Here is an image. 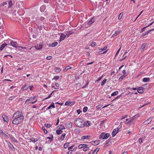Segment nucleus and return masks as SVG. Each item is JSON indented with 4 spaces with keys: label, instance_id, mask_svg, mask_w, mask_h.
Here are the masks:
<instances>
[{
    "label": "nucleus",
    "instance_id": "55",
    "mask_svg": "<svg viewBox=\"0 0 154 154\" xmlns=\"http://www.w3.org/2000/svg\"><path fill=\"white\" fill-rule=\"evenodd\" d=\"M138 142L140 143L141 144L142 143V139L140 138H139L138 140Z\"/></svg>",
    "mask_w": 154,
    "mask_h": 154
},
{
    "label": "nucleus",
    "instance_id": "63",
    "mask_svg": "<svg viewBox=\"0 0 154 154\" xmlns=\"http://www.w3.org/2000/svg\"><path fill=\"white\" fill-rule=\"evenodd\" d=\"M77 112L78 113V114H79L80 113L82 112V111H81L80 109H79L77 110Z\"/></svg>",
    "mask_w": 154,
    "mask_h": 154
},
{
    "label": "nucleus",
    "instance_id": "27",
    "mask_svg": "<svg viewBox=\"0 0 154 154\" xmlns=\"http://www.w3.org/2000/svg\"><path fill=\"white\" fill-rule=\"evenodd\" d=\"M66 136L65 134H62L61 136L60 137V139L61 140H63L65 138V136Z\"/></svg>",
    "mask_w": 154,
    "mask_h": 154
},
{
    "label": "nucleus",
    "instance_id": "9",
    "mask_svg": "<svg viewBox=\"0 0 154 154\" xmlns=\"http://www.w3.org/2000/svg\"><path fill=\"white\" fill-rule=\"evenodd\" d=\"M91 123L89 121H86L85 122H83V125L84 127L89 126L91 125Z\"/></svg>",
    "mask_w": 154,
    "mask_h": 154
},
{
    "label": "nucleus",
    "instance_id": "53",
    "mask_svg": "<svg viewBox=\"0 0 154 154\" xmlns=\"http://www.w3.org/2000/svg\"><path fill=\"white\" fill-rule=\"evenodd\" d=\"M96 43L95 42H93L92 44L91 45V46L92 47H94L96 45Z\"/></svg>",
    "mask_w": 154,
    "mask_h": 154
},
{
    "label": "nucleus",
    "instance_id": "45",
    "mask_svg": "<svg viewBox=\"0 0 154 154\" xmlns=\"http://www.w3.org/2000/svg\"><path fill=\"white\" fill-rule=\"evenodd\" d=\"M55 91H53L50 94V95H49L48 96V97H46V98H45L44 99V100H46V99H48V98H49L51 97V95L53 93V92H54Z\"/></svg>",
    "mask_w": 154,
    "mask_h": 154
},
{
    "label": "nucleus",
    "instance_id": "46",
    "mask_svg": "<svg viewBox=\"0 0 154 154\" xmlns=\"http://www.w3.org/2000/svg\"><path fill=\"white\" fill-rule=\"evenodd\" d=\"M147 27H148V26H146L145 27H144L143 28L141 29V31L140 32V33H141L145 31V29Z\"/></svg>",
    "mask_w": 154,
    "mask_h": 154
},
{
    "label": "nucleus",
    "instance_id": "11",
    "mask_svg": "<svg viewBox=\"0 0 154 154\" xmlns=\"http://www.w3.org/2000/svg\"><path fill=\"white\" fill-rule=\"evenodd\" d=\"M154 30V29H151L149 30H148L146 32H145L144 33H143L141 35V37H142L143 36H144L146 35H147V34H148L150 32L152 31H153V30Z\"/></svg>",
    "mask_w": 154,
    "mask_h": 154
},
{
    "label": "nucleus",
    "instance_id": "28",
    "mask_svg": "<svg viewBox=\"0 0 154 154\" xmlns=\"http://www.w3.org/2000/svg\"><path fill=\"white\" fill-rule=\"evenodd\" d=\"M7 45V44L6 43L3 44H2L0 48V50L2 51L3 48H5V47Z\"/></svg>",
    "mask_w": 154,
    "mask_h": 154
},
{
    "label": "nucleus",
    "instance_id": "39",
    "mask_svg": "<svg viewBox=\"0 0 154 154\" xmlns=\"http://www.w3.org/2000/svg\"><path fill=\"white\" fill-rule=\"evenodd\" d=\"M106 81H107V79H104L101 83V85L102 86L104 85H105L106 82Z\"/></svg>",
    "mask_w": 154,
    "mask_h": 154
},
{
    "label": "nucleus",
    "instance_id": "1",
    "mask_svg": "<svg viewBox=\"0 0 154 154\" xmlns=\"http://www.w3.org/2000/svg\"><path fill=\"white\" fill-rule=\"evenodd\" d=\"M12 118L13 119L12 123L14 125H18L23 122L24 117L21 112L17 111L13 115Z\"/></svg>",
    "mask_w": 154,
    "mask_h": 154
},
{
    "label": "nucleus",
    "instance_id": "14",
    "mask_svg": "<svg viewBox=\"0 0 154 154\" xmlns=\"http://www.w3.org/2000/svg\"><path fill=\"white\" fill-rule=\"evenodd\" d=\"M42 45L41 44H40L38 45L35 46V47L37 50H40L42 48Z\"/></svg>",
    "mask_w": 154,
    "mask_h": 154
},
{
    "label": "nucleus",
    "instance_id": "22",
    "mask_svg": "<svg viewBox=\"0 0 154 154\" xmlns=\"http://www.w3.org/2000/svg\"><path fill=\"white\" fill-rule=\"evenodd\" d=\"M60 71V69L59 67H56L54 69V71L56 73H58Z\"/></svg>",
    "mask_w": 154,
    "mask_h": 154
},
{
    "label": "nucleus",
    "instance_id": "7",
    "mask_svg": "<svg viewBox=\"0 0 154 154\" xmlns=\"http://www.w3.org/2000/svg\"><path fill=\"white\" fill-rule=\"evenodd\" d=\"M2 117L4 121L6 122L7 123L9 122V119L5 115L3 114L2 115Z\"/></svg>",
    "mask_w": 154,
    "mask_h": 154
},
{
    "label": "nucleus",
    "instance_id": "43",
    "mask_svg": "<svg viewBox=\"0 0 154 154\" xmlns=\"http://www.w3.org/2000/svg\"><path fill=\"white\" fill-rule=\"evenodd\" d=\"M123 14V12H122L120 14L118 17V19L119 20H120L122 18Z\"/></svg>",
    "mask_w": 154,
    "mask_h": 154
},
{
    "label": "nucleus",
    "instance_id": "42",
    "mask_svg": "<svg viewBox=\"0 0 154 154\" xmlns=\"http://www.w3.org/2000/svg\"><path fill=\"white\" fill-rule=\"evenodd\" d=\"M59 78V76H55L52 79V80H54L56 81L58 80Z\"/></svg>",
    "mask_w": 154,
    "mask_h": 154
},
{
    "label": "nucleus",
    "instance_id": "60",
    "mask_svg": "<svg viewBox=\"0 0 154 154\" xmlns=\"http://www.w3.org/2000/svg\"><path fill=\"white\" fill-rule=\"evenodd\" d=\"M125 76H123V75H122L119 78V79L120 80H122L123 79V78H124V77H125Z\"/></svg>",
    "mask_w": 154,
    "mask_h": 154
},
{
    "label": "nucleus",
    "instance_id": "32",
    "mask_svg": "<svg viewBox=\"0 0 154 154\" xmlns=\"http://www.w3.org/2000/svg\"><path fill=\"white\" fill-rule=\"evenodd\" d=\"M30 140L32 141L34 143L37 141L38 140L37 138H34V137H31Z\"/></svg>",
    "mask_w": 154,
    "mask_h": 154
},
{
    "label": "nucleus",
    "instance_id": "40",
    "mask_svg": "<svg viewBox=\"0 0 154 154\" xmlns=\"http://www.w3.org/2000/svg\"><path fill=\"white\" fill-rule=\"evenodd\" d=\"M59 129L60 130L64 129H65V128L63 125H61L59 126Z\"/></svg>",
    "mask_w": 154,
    "mask_h": 154
},
{
    "label": "nucleus",
    "instance_id": "16",
    "mask_svg": "<svg viewBox=\"0 0 154 154\" xmlns=\"http://www.w3.org/2000/svg\"><path fill=\"white\" fill-rule=\"evenodd\" d=\"M111 139V138H110L106 140V143L104 145V146L107 147L109 145V143H110Z\"/></svg>",
    "mask_w": 154,
    "mask_h": 154
},
{
    "label": "nucleus",
    "instance_id": "57",
    "mask_svg": "<svg viewBox=\"0 0 154 154\" xmlns=\"http://www.w3.org/2000/svg\"><path fill=\"white\" fill-rule=\"evenodd\" d=\"M146 45L144 44H143L141 47V48L142 49H143L145 47Z\"/></svg>",
    "mask_w": 154,
    "mask_h": 154
},
{
    "label": "nucleus",
    "instance_id": "4",
    "mask_svg": "<svg viewBox=\"0 0 154 154\" xmlns=\"http://www.w3.org/2000/svg\"><path fill=\"white\" fill-rule=\"evenodd\" d=\"M66 126L68 128H70L72 126V123L70 122H67L65 124Z\"/></svg>",
    "mask_w": 154,
    "mask_h": 154
},
{
    "label": "nucleus",
    "instance_id": "58",
    "mask_svg": "<svg viewBox=\"0 0 154 154\" xmlns=\"http://www.w3.org/2000/svg\"><path fill=\"white\" fill-rule=\"evenodd\" d=\"M45 18L43 17H41L39 18V20L41 21H42L44 20Z\"/></svg>",
    "mask_w": 154,
    "mask_h": 154
},
{
    "label": "nucleus",
    "instance_id": "17",
    "mask_svg": "<svg viewBox=\"0 0 154 154\" xmlns=\"http://www.w3.org/2000/svg\"><path fill=\"white\" fill-rule=\"evenodd\" d=\"M94 18H91L88 23L89 25H91L94 22Z\"/></svg>",
    "mask_w": 154,
    "mask_h": 154
},
{
    "label": "nucleus",
    "instance_id": "37",
    "mask_svg": "<svg viewBox=\"0 0 154 154\" xmlns=\"http://www.w3.org/2000/svg\"><path fill=\"white\" fill-rule=\"evenodd\" d=\"M12 5V3L11 1L10 0L9 2L8 8H10L11 7Z\"/></svg>",
    "mask_w": 154,
    "mask_h": 154
},
{
    "label": "nucleus",
    "instance_id": "15",
    "mask_svg": "<svg viewBox=\"0 0 154 154\" xmlns=\"http://www.w3.org/2000/svg\"><path fill=\"white\" fill-rule=\"evenodd\" d=\"M10 44H11V45L14 47L17 48V44L15 42H14L13 41H11V42Z\"/></svg>",
    "mask_w": 154,
    "mask_h": 154
},
{
    "label": "nucleus",
    "instance_id": "10",
    "mask_svg": "<svg viewBox=\"0 0 154 154\" xmlns=\"http://www.w3.org/2000/svg\"><path fill=\"white\" fill-rule=\"evenodd\" d=\"M75 102V101L72 102L71 101H67L65 102V105L66 106L72 105L74 104Z\"/></svg>",
    "mask_w": 154,
    "mask_h": 154
},
{
    "label": "nucleus",
    "instance_id": "41",
    "mask_svg": "<svg viewBox=\"0 0 154 154\" xmlns=\"http://www.w3.org/2000/svg\"><path fill=\"white\" fill-rule=\"evenodd\" d=\"M89 149V147H88V145L87 144V146L84 147L83 149V151H86Z\"/></svg>",
    "mask_w": 154,
    "mask_h": 154
},
{
    "label": "nucleus",
    "instance_id": "3",
    "mask_svg": "<svg viewBox=\"0 0 154 154\" xmlns=\"http://www.w3.org/2000/svg\"><path fill=\"white\" fill-rule=\"evenodd\" d=\"M109 136V133H102L99 136L100 139L102 138V139H106Z\"/></svg>",
    "mask_w": 154,
    "mask_h": 154
},
{
    "label": "nucleus",
    "instance_id": "29",
    "mask_svg": "<svg viewBox=\"0 0 154 154\" xmlns=\"http://www.w3.org/2000/svg\"><path fill=\"white\" fill-rule=\"evenodd\" d=\"M29 88V87L27 85H25L22 87V89H23V90H24L27 89Z\"/></svg>",
    "mask_w": 154,
    "mask_h": 154
},
{
    "label": "nucleus",
    "instance_id": "59",
    "mask_svg": "<svg viewBox=\"0 0 154 154\" xmlns=\"http://www.w3.org/2000/svg\"><path fill=\"white\" fill-rule=\"evenodd\" d=\"M101 106H101V105H98L97 106L96 108L97 109H99L101 108Z\"/></svg>",
    "mask_w": 154,
    "mask_h": 154
},
{
    "label": "nucleus",
    "instance_id": "49",
    "mask_svg": "<svg viewBox=\"0 0 154 154\" xmlns=\"http://www.w3.org/2000/svg\"><path fill=\"white\" fill-rule=\"evenodd\" d=\"M42 130L44 131V132L46 134L47 133V132H48L45 129V127H44L43 126L42 127Z\"/></svg>",
    "mask_w": 154,
    "mask_h": 154
},
{
    "label": "nucleus",
    "instance_id": "21",
    "mask_svg": "<svg viewBox=\"0 0 154 154\" xmlns=\"http://www.w3.org/2000/svg\"><path fill=\"white\" fill-rule=\"evenodd\" d=\"M32 101V99H31V97L29 98V99H27L26 100V101L25 102V103H27V104H29L30 103V101Z\"/></svg>",
    "mask_w": 154,
    "mask_h": 154
},
{
    "label": "nucleus",
    "instance_id": "34",
    "mask_svg": "<svg viewBox=\"0 0 154 154\" xmlns=\"http://www.w3.org/2000/svg\"><path fill=\"white\" fill-rule=\"evenodd\" d=\"M150 80V79L148 78H145L143 79V82H149Z\"/></svg>",
    "mask_w": 154,
    "mask_h": 154
},
{
    "label": "nucleus",
    "instance_id": "12",
    "mask_svg": "<svg viewBox=\"0 0 154 154\" xmlns=\"http://www.w3.org/2000/svg\"><path fill=\"white\" fill-rule=\"evenodd\" d=\"M152 120V119L151 117L149 118L147 120L143 122V124L144 125H147L149 124Z\"/></svg>",
    "mask_w": 154,
    "mask_h": 154
},
{
    "label": "nucleus",
    "instance_id": "25",
    "mask_svg": "<svg viewBox=\"0 0 154 154\" xmlns=\"http://www.w3.org/2000/svg\"><path fill=\"white\" fill-rule=\"evenodd\" d=\"M63 132V131L60 129L57 130L56 131V133L57 134L59 135Z\"/></svg>",
    "mask_w": 154,
    "mask_h": 154
},
{
    "label": "nucleus",
    "instance_id": "54",
    "mask_svg": "<svg viewBox=\"0 0 154 154\" xmlns=\"http://www.w3.org/2000/svg\"><path fill=\"white\" fill-rule=\"evenodd\" d=\"M134 116H133V117H132L131 118V119L130 120H129V124L131 123V122H132L134 120Z\"/></svg>",
    "mask_w": 154,
    "mask_h": 154
},
{
    "label": "nucleus",
    "instance_id": "36",
    "mask_svg": "<svg viewBox=\"0 0 154 154\" xmlns=\"http://www.w3.org/2000/svg\"><path fill=\"white\" fill-rule=\"evenodd\" d=\"M58 44V42H55L51 44V47H54L56 46Z\"/></svg>",
    "mask_w": 154,
    "mask_h": 154
},
{
    "label": "nucleus",
    "instance_id": "20",
    "mask_svg": "<svg viewBox=\"0 0 154 154\" xmlns=\"http://www.w3.org/2000/svg\"><path fill=\"white\" fill-rule=\"evenodd\" d=\"M87 146V144H80L78 146V147L79 149H81L82 148H84V147Z\"/></svg>",
    "mask_w": 154,
    "mask_h": 154
},
{
    "label": "nucleus",
    "instance_id": "18",
    "mask_svg": "<svg viewBox=\"0 0 154 154\" xmlns=\"http://www.w3.org/2000/svg\"><path fill=\"white\" fill-rule=\"evenodd\" d=\"M137 92L140 94H142L143 92V88L142 87H140L138 89H137Z\"/></svg>",
    "mask_w": 154,
    "mask_h": 154
},
{
    "label": "nucleus",
    "instance_id": "56",
    "mask_svg": "<svg viewBox=\"0 0 154 154\" xmlns=\"http://www.w3.org/2000/svg\"><path fill=\"white\" fill-rule=\"evenodd\" d=\"M52 58V57L51 56H48L47 57L46 59L48 60H51Z\"/></svg>",
    "mask_w": 154,
    "mask_h": 154
},
{
    "label": "nucleus",
    "instance_id": "51",
    "mask_svg": "<svg viewBox=\"0 0 154 154\" xmlns=\"http://www.w3.org/2000/svg\"><path fill=\"white\" fill-rule=\"evenodd\" d=\"M18 47H19V49H20V50H25V49H26V48L25 47H23L20 46Z\"/></svg>",
    "mask_w": 154,
    "mask_h": 154
},
{
    "label": "nucleus",
    "instance_id": "52",
    "mask_svg": "<svg viewBox=\"0 0 154 154\" xmlns=\"http://www.w3.org/2000/svg\"><path fill=\"white\" fill-rule=\"evenodd\" d=\"M141 115V114L140 113H138L137 114L135 115L134 116V118H137L140 116Z\"/></svg>",
    "mask_w": 154,
    "mask_h": 154
},
{
    "label": "nucleus",
    "instance_id": "44",
    "mask_svg": "<svg viewBox=\"0 0 154 154\" xmlns=\"http://www.w3.org/2000/svg\"><path fill=\"white\" fill-rule=\"evenodd\" d=\"M88 108L87 107H85L83 109V112H86L88 110Z\"/></svg>",
    "mask_w": 154,
    "mask_h": 154
},
{
    "label": "nucleus",
    "instance_id": "26",
    "mask_svg": "<svg viewBox=\"0 0 154 154\" xmlns=\"http://www.w3.org/2000/svg\"><path fill=\"white\" fill-rule=\"evenodd\" d=\"M107 48V46H105L103 48L100 49L98 50V52H100L103 51H104Z\"/></svg>",
    "mask_w": 154,
    "mask_h": 154
},
{
    "label": "nucleus",
    "instance_id": "19",
    "mask_svg": "<svg viewBox=\"0 0 154 154\" xmlns=\"http://www.w3.org/2000/svg\"><path fill=\"white\" fill-rule=\"evenodd\" d=\"M46 9V6L43 5L41 6L40 8V10L42 12H44Z\"/></svg>",
    "mask_w": 154,
    "mask_h": 154
},
{
    "label": "nucleus",
    "instance_id": "50",
    "mask_svg": "<svg viewBox=\"0 0 154 154\" xmlns=\"http://www.w3.org/2000/svg\"><path fill=\"white\" fill-rule=\"evenodd\" d=\"M129 120H128V119H126V121H125L124 122L126 124H129Z\"/></svg>",
    "mask_w": 154,
    "mask_h": 154
},
{
    "label": "nucleus",
    "instance_id": "30",
    "mask_svg": "<svg viewBox=\"0 0 154 154\" xmlns=\"http://www.w3.org/2000/svg\"><path fill=\"white\" fill-rule=\"evenodd\" d=\"M72 68V67L71 66H68L67 67H66L63 70V71L64 72H66L67 70H69V69H71Z\"/></svg>",
    "mask_w": 154,
    "mask_h": 154
},
{
    "label": "nucleus",
    "instance_id": "61",
    "mask_svg": "<svg viewBox=\"0 0 154 154\" xmlns=\"http://www.w3.org/2000/svg\"><path fill=\"white\" fill-rule=\"evenodd\" d=\"M74 146L73 145V146H71L68 147V150H69L73 148V147Z\"/></svg>",
    "mask_w": 154,
    "mask_h": 154
},
{
    "label": "nucleus",
    "instance_id": "6",
    "mask_svg": "<svg viewBox=\"0 0 154 154\" xmlns=\"http://www.w3.org/2000/svg\"><path fill=\"white\" fill-rule=\"evenodd\" d=\"M119 131V128H116L114 129L112 133V137H114L116 135L117 133Z\"/></svg>",
    "mask_w": 154,
    "mask_h": 154
},
{
    "label": "nucleus",
    "instance_id": "23",
    "mask_svg": "<svg viewBox=\"0 0 154 154\" xmlns=\"http://www.w3.org/2000/svg\"><path fill=\"white\" fill-rule=\"evenodd\" d=\"M73 33V32L72 31H68L66 32V35L68 37L70 35Z\"/></svg>",
    "mask_w": 154,
    "mask_h": 154
},
{
    "label": "nucleus",
    "instance_id": "2",
    "mask_svg": "<svg viewBox=\"0 0 154 154\" xmlns=\"http://www.w3.org/2000/svg\"><path fill=\"white\" fill-rule=\"evenodd\" d=\"M84 121L81 118H78L74 121L75 125L78 127L83 128L84 127L83 125Z\"/></svg>",
    "mask_w": 154,
    "mask_h": 154
},
{
    "label": "nucleus",
    "instance_id": "64",
    "mask_svg": "<svg viewBox=\"0 0 154 154\" xmlns=\"http://www.w3.org/2000/svg\"><path fill=\"white\" fill-rule=\"evenodd\" d=\"M55 85L57 87H59L60 85L59 84L57 83H55Z\"/></svg>",
    "mask_w": 154,
    "mask_h": 154
},
{
    "label": "nucleus",
    "instance_id": "38",
    "mask_svg": "<svg viewBox=\"0 0 154 154\" xmlns=\"http://www.w3.org/2000/svg\"><path fill=\"white\" fill-rule=\"evenodd\" d=\"M69 144V143H65L64 144L63 146L64 148L65 149H66L68 146Z\"/></svg>",
    "mask_w": 154,
    "mask_h": 154
},
{
    "label": "nucleus",
    "instance_id": "24",
    "mask_svg": "<svg viewBox=\"0 0 154 154\" xmlns=\"http://www.w3.org/2000/svg\"><path fill=\"white\" fill-rule=\"evenodd\" d=\"M120 32V31H117L115 32V33L113 34L112 35V38L113 37L115 36H117L119 33Z\"/></svg>",
    "mask_w": 154,
    "mask_h": 154
},
{
    "label": "nucleus",
    "instance_id": "5",
    "mask_svg": "<svg viewBox=\"0 0 154 154\" xmlns=\"http://www.w3.org/2000/svg\"><path fill=\"white\" fill-rule=\"evenodd\" d=\"M100 143V141L98 140L92 141L90 142L91 144L93 145H97L98 144Z\"/></svg>",
    "mask_w": 154,
    "mask_h": 154
},
{
    "label": "nucleus",
    "instance_id": "33",
    "mask_svg": "<svg viewBox=\"0 0 154 154\" xmlns=\"http://www.w3.org/2000/svg\"><path fill=\"white\" fill-rule=\"evenodd\" d=\"M99 150V148H97L95 149L94 151L92 152V154H96L97 153V152H98Z\"/></svg>",
    "mask_w": 154,
    "mask_h": 154
},
{
    "label": "nucleus",
    "instance_id": "48",
    "mask_svg": "<svg viewBox=\"0 0 154 154\" xmlns=\"http://www.w3.org/2000/svg\"><path fill=\"white\" fill-rule=\"evenodd\" d=\"M12 140L15 143H17V141L16 140L15 137H13V136H11V137Z\"/></svg>",
    "mask_w": 154,
    "mask_h": 154
},
{
    "label": "nucleus",
    "instance_id": "62",
    "mask_svg": "<svg viewBox=\"0 0 154 154\" xmlns=\"http://www.w3.org/2000/svg\"><path fill=\"white\" fill-rule=\"evenodd\" d=\"M122 73L124 74L125 76H126V75H127V74H125V70H124L122 71Z\"/></svg>",
    "mask_w": 154,
    "mask_h": 154
},
{
    "label": "nucleus",
    "instance_id": "35",
    "mask_svg": "<svg viewBox=\"0 0 154 154\" xmlns=\"http://www.w3.org/2000/svg\"><path fill=\"white\" fill-rule=\"evenodd\" d=\"M118 94V91H115L111 94V96H114Z\"/></svg>",
    "mask_w": 154,
    "mask_h": 154
},
{
    "label": "nucleus",
    "instance_id": "31",
    "mask_svg": "<svg viewBox=\"0 0 154 154\" xmlns=\"http://www.w3.org/2000/svg\"><path fill=\"white\" fill-rule=\"evenodd\" d=\"M51 107H52L53 108H55V106L53 103L51 104L49 106L47 109L46 110H48L49 109H50Z\"/></svg>",
    "mask_w": 154,
    "mask_h": 154
},
{
    "label": "nucleus",
    "instance_id": "8",
    "mask_svg": "<svg viewBox=\"0 0 154 154\" xmlns=\"http://www.w3.org/2000/svg\"><path fill=\"white\" fill-rule=\"evenodd\" d=\"M66 35L65 34H64L63 33H61L60 36V40H59V41L60 42L61 41L63 40L66 38Z\"/></svg>",
    "mask_w": 154,
    "mask_h": 154
},
{
    "label": "nucleus",
    "instance_id": "13",
    "mask_svg": "<svg viewBox=\"0 0 154 154\" xmlns=\"http://www.w3.org/2000/svg\"><path fill=\"white\" fill-rule=\"evenodd\" d=\"M91 137L90 136H83L81 137V139L82 140H84L85 139H88Z\"/></svg>",
    "mask_w": 154,
    "mask_h": 154
},
{
    "label": "nucleus",
    "instance_id": "47",
    "mask_svg": "<svg viewBox=\"0 0 154 154\" xmlns=\"http://www.w3.org/2000/svg\"><path fill=\"white\" fill-rule=\"evenodd\" d=\"M45 126L47 128H48L50 127L51 126V124H45Z\"/></svg>",
    "mask_w": 154,
    "mask_h": 154
}]
</instances>
